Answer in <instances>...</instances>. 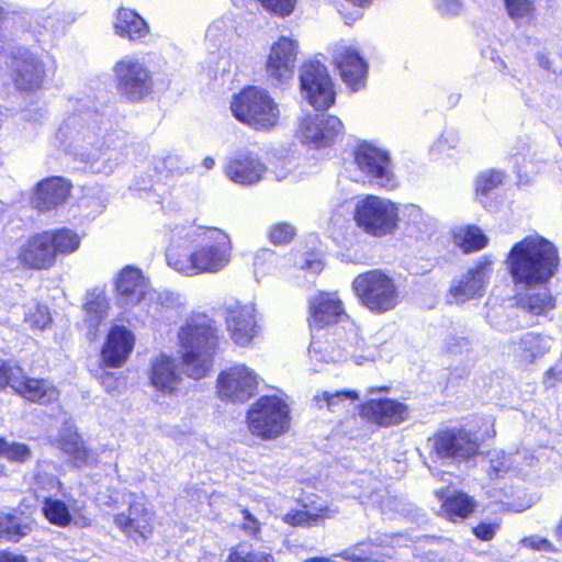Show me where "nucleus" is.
I'll list each match as a JSON object with an SVG mask.
<instances>
[{
  "label": "nucleus",
  "instance_id": "obj_1",
  "mask_svg": "<svg viewBox=\"0 0 562 562\" xmlns=\"http://www.w3.org/2000/svg\"><path fill=\"white\" fill-rule=\"evenodd\" d=\"M560 263L557 247L542 236L535 235L517 243L508 256V267L516 286L549 283Z\"/></svg>",
  "mask_w": 562,
  "mask_h": 562
},
{
  "label": "nucleus",
  "instance_id": "obj_2",
  "mask_svg": "<svg viewBox=\"0 0 562 562\" xmlns=\"http://www.w3.org/2000/svg\"><path fill=\"white\" fill-rule=\"evenodd\" d=\"M179 338L186 373L196 380L205 376L217 346L212 322L205 316L193 318L181 329Z\"/></svg>",
  "mask_w": 562,
  "mask_h": 562
},
{
  "label": "nucleus",
  "instance_id": "obj_3",
  "mask_svg": "<svg viewBox=\"0 0 562 562\" xmlns=\"http://www.w3.org/2000/svg\"><path fill=\"white\" fill-rule=\"evenodd\" d=\"M360 341L358 329L352 326L347 330L336 329L329 336L318 331L312 337L308 356L317 362H341L350 357L357 364L374 360L378 356L376 349H363Z\"/></svg>",
  "mask_w": 562,
  "mask_h": 562
},
{
  "label": "nucleus",
  "instance_id": "obj_4",
  "mask_svg": "<svg viewBox=\"0 0 562 562\" xmlns=\"http://www.w3.org/2000/svg\"><path fill=\"white\" fill-rule=\"evenodd\" d=\"M234 116L255 130L268 131L277 125L279 109L269 93L257 87L244 89L231 104Z\"/></svg>",
  "mask_w": 562,
  "mask_h": 562
},
{
  "label": "nucleus",
  "instance_id": "obj_5",
  "mask_svg": "<svg viewBox=\"0 0 562 562\" xmlns=\"http://www.w3.org/2000/svg\"><path fill=\"white\" fill-rule=\"evenodd\" d=\"M64 128L70 153L82 162L93 165L111 145L97 117H74Z\"/></svg>",
  "mask_w": 562,
  "mask_h": 562
},
{
  "label": "nucleus",
  "instance_id": "obj_6",
  "mask_svg": "<svg viewBox=\"0 0 562 562\" xmlns=\"http://www.w3.org/2000/svg\"><path fill=\"white\" fill-rule=\"evenodd\" d=\"M352 289L361 304L373 313L392 311L400 302L394 280L381 270L359 274L352 282Z\"/></svg>",
  "mask_w": 562,
  "mask_h": 562
},
{
  "label": "nucleus",
  "instance_id": "obj_7",
  "mask_svg": "<svg viewBox=\"0 0 562 562\" xmlns=\"http://www.w3.org/2000/svg\"><path fill=\"white\" fill-rule=\"evenodd\" d=\"M249 431L263 440L276 439L288 431V405L278 396H261L247 413Z\"/></svg>",
  "mask_w": 562,
  "mask_h": 562
},
{
  "label": "nucleus",
  "instance_id": "obj_8",
  "mask_svg": "<svg viewBox=\"0 0 562 562\" xmlns=\"http://www.w3.org/2000/svg\"><path fill=\"white\" fill-rule=\"evenodd\" d=\"M355 220L367 234L383 237L396 229L398 214L391 201L369 195L357 203Z\"/></svg>",
  "mask_w": 562,
  "mask_h": 562
},
{
  "label": "nucleus",
  "instance_id": "obj_9",
  "mask_svg": "<svg viewBox=\"0 0 562 562\" xmlns=\"http://www.w3.org/2000/svg\"><path fill=\"white\" fill-rule=\"evenodd\" d=\"M430 456L443 462H463L479 454L477 437L462 428L440 430L429 439Z\"/></svg>",
  "mask_w": 562,
  "mask_h": 562
},
{
  "label": "nucleus",
  "instance_id": "obj_10",
  "mask_svg": "<svg viewBox=\"0 0 562 562\" xmlns=\"http://www.w3.org/2000/svg\"><path fill=\"white\" fill-rule=\"evenodd\" d=\"M119 303L123 307L139 305L147 314L156 316L161 304L156 291L148 288L146 279L136 268L126 267L120 273L116 281Z\"/></svg>",
  "mask_w": 562,
  "mask_h": 562
},
{
  "label": "nucleus",
  "instance_id": "obj_11",
  "mask_svg": "<svg viewBox=\"0 0 562 562\" xmlns=\"http://www.w3.org/2000/svg\"><path fill=\"white\" fill-rule=\"evenodd\" d=\"M302 93L316 110H326L335 102V91L326 67L317 60H310L301 68Z\"/></svg>",
  "mask_w": 562,
  "mask_h": 562
},
{
  "label": "nucleus",
  "instance_id": "obj_12",
  "mask_svg": "<svg viewBox=\"0 0 562 562\" xmlns=\"http://www.w3.org/2000/svg\"><path fill=\"white\" fill-rule=\"evenodd\" d=\"M117 90L131 101H140L151 92L153 79L140 61L124 57L114 66Z\"/></svg>",
  "mask_w": 562,
  "mask_h": 562
},
{
  "label": "nucleus",
  "instance_id": "obj_13",
  "mask_svg": "<svg viewBox=\"0 0 562 562\" xmlns=\"http://www.w3.org/2000/svg\"><path fill=\"white\" fill-rule=\"evenodd\" d=\"M355 162L370 183L379 188H395L391 160L386 151L367 143L360 144L355 150Z\"/></svg>",
  "mask_w": 562,
  "mask_h": 562
},
{
  "label": "nucleus",
  "instance_id": "obj_14",
  "mask_svg": "<svg viewBox=\"0 0 562 562\" xmlns=\"http://www.w3.org/2000/svg\"><path fill=\"white\" fill-rule=\"evenodd\" d=\"M207 243L193 251V266L191 270L200 273H216L231 261L232 245L229 237L220 229L211 228L207 232Z\"/></svg>",
  "mask_w": 562,
  "mask_h": 562
},
{
  "label": "nucleus",
  "instance_id": "obj_15",
  "mask_svg": "<svg viewBox=\"0 0 562 562\" xmlns=\"http://www.w3.org/2000/svg\"><path fill=\"white\" fill-rule=\"evenodd\" d=\"M258 383V375L251 369L237 364L220 374L218 395L222 400L245 403L255 395Z\"/></svg>",
  "mask_w": 562,
  "mask_h": 562
},
{
  "label": "nucleus",
  "instance_id": "obj_16",
  "mask_svg": "<svg viewBox=\"0 0 562 562\" xmlns=\"http://www.w3.org/2000/svg\"><path fill=\"white\" fill-rule=\"evenodd\" d=\"M492 273V262L488 259H481L464 274L452 280L449 302L464 303L469 300L483 296Z\"/></svg>",
  "mask_w": 562,
  "mask_h": 562
},
{
  "label": "nucleus",
  "instance_id": "obj_17",
  "mask_svg": "<svg viewBox=\"0 0 562 562\" xmlns=\"http://www.w3.org/2000/svg\"><path fill=\"white\" fill-rule=\"evenodd\" d=\"M297 49V42L286 36L280 37L271 46L266 63V74L270 81L284 83L293 78Z\"/></svg>",
  "mask_w": 562,
  "mask_h": 562
},
{
  "label": "nucleus",
  "instance_id": "obj_18",
  "mask_svg": "<svg viewBox=\"0 0 562 562\" xmlns=\"http://www.w3.org/2000/svg\"><path fill=\"white\" fill-rule=\"evenodd\" d=\"M154 512L143 497L131 501L127 513L114 516L115 526L133 539H147L153 531Z\"/></svg>",
  "mask_w": 562,
  "mask_h": 562
},
{
  "label": "nucleus",
  "instance_id": "obj_19",
  "mask_svg": "<svg viewBox=\"0 0 562 562\" xmlns=\"http://www.w3.org/2000/svg\"><path fill=\"white\" fill-rule=\"evenodd\" d=\"M225 313L226 327L234 342L241 347L248 346L259 333L255 306L234 302L226 305Z\"/></svg>",
  "mask_w": 562,
  "mask_h": 562
},
{
  "label": "nucleus",
  "instance_id": "obj_20",
  "mask_svg": "<svg viewBox=\"0 0 562 562\" xmlns=\"http://www.w3.org/2000/svg\"><path fill=\"white\" fill-rule=\"evenodd\" d=\"M53 238L46 232L36 234L23 244L18 254L20 263L29 269L45 270L52 268L56 260L53 255Z\"/></svg>",
  "mask_w": 562,
  "mask_h": 562
},
{
  "label": "nucleus",
  "instance_id": "obj_21",
  "mask_svg": "<svg viewBox=\"0 0 562 562\" xmlns=\"http://www.w3.org/2000/svg\"><path fill=\"white\" fill-rule=\"evenodd\" d=\"M334 52V64L338 68L342 80L352 89L358 90L367 75V65L357 49L336 45Z\"/></svg>",
  "mask_w": 562,
  "mask_h": 562
},
{
  "label": "nucleus",
  "instance_id": "obj_22",
  "mask_svg": "<svg viewBox=\"0 0 562 562\" xmlns=\"http://www.w3.org/2000/svg\"><path fill=\"white\" fill-rule=\"evenodd\" d=\"M266 170L265 165L256 156L239 153L226 164L225 175L239 186H252L262 179Z\"/></svg>",
  "mask_w": 562,
  "mask_h": 562
},
{
  "label": "nucleus",
  "instance_id": "obj_23",
  "mask_svg": "<svg viewBox=\"0 0 562 562\" xmlns=\"http://www.w3.org/2000/svg\"><path fill=\"white\" fill-rule=\"evenodd\" d=\"M134 346V335L124 326H114L101 352V359L108 368L122 367Z\"/></svg>",
  "mask_w": 562,
  "mask_h": 562
},
{
  "label": "nucleus",
  "instance_id": "obj_24",
  "mask_svg": "<svg viewBox=\"0 0 562 562\" xmlns=\"http://www.w3.org/2000/svg\"><path fill=\"white\" fill-rule=\"evenodd\" d=\"M12 72L16 88L24 91L38 89L46 76L44 63L27 52L14 59Z\"/></svg>",
  "mask_w": 562,
  "mask_h": 562
},
{
  "label": "nucleus",
  "instance_id": "obj_25",
  "mask_svg": "<svg viewBox=\"0 0 562 562\" xmlns=\"http://www.w3.org/2000/svg\"><path fill=\"white\" fill-rule=\"evenodd\" d=\"M519 292L515 300L519 308L531 315H544L555 306L548 283L518 285Z\"/></svg>",
  "mask_w": 562,
  "mask_h": 562
},
{
  "label": "nucleus",
  "instance_id": "obj_26",
  "mask_svg": "<svg viewBox=\"0 0 562 562\" xmlns=\"http://www.w3.org/2000/svg\"><path fill=\"white\" fill-rule=\"evenodd\" d=\"M363 416L380 426L397 425L408 417L406 405L393 400H370L362 405Z\"/></svg>",
  "mask_w": 562,
  "mask_h": 562
},
{
  "label": "nucleus",
  "instance_id": "obj_27",
  "mask_svg": "<svg viewBox=\"0 0 562 562\" xmlns=\"http://www.w3.org/2000/svg\"><path fill=\"white\" fill-rule=\"evenodd\" d=\"M70 192V184L63 178L54 177L38 183L34 207L41 212L50 211L63 204Z\"/></svg>",
  "mask_w": 562,
  "mask_h": 562
},
{
  "label": "nucleus",
  "instance_id": "obj_28",
  "mask_svg": "<svg viewBox=\"0 0 562 562\" xmlns=\"http://www.w3.org/2000/svg\"><path fill=\"white\" fill-rule=\"evenodd\" d=\"M150 381L156 389L172 393L181 381L175 360L164 355L158 357L151 364Z\"/></svg>",
  "mask_w": 562,
  "mask_h": 562
},
{
  "label": "nucleus",
  "instance_id": "obj_29",
  "mask_svg": "<svg viewBox=\"0 0 562 562\" xmlns=\"http://www.w3.org/2000/svg\"><path fill=\"white\" fill-rule=\"evenodd\" d=\"M19 382L21 386L14 391L31 402L40 404H49L59 397V392L48 381L42 379H31L21 371Z\"/></svg>",
  "mask_w": 562,
  "mask_h": 562
},
{
  "label": "nucleus",
  "instance_id": "obj_30",
  "mask_svg": "<svg viewBox=\"0 0 562 562\" xmlns=\"http://www.w3.org/2000/svg\"><path fill=\"white\" fill-rule=\"evenodd\" d=\"M311 316L314 323L331 324L344 315L341 301L334 293H321L311 300Z\"/></svg>",
  "mask_w": 562,
  "mask_h": 562
},
{
  "label": "nucleus",
  "instance_id": "obj_31",
  "mask_svg": "<svg viewBox=\"0 0 562 562\" xmlns=\"http://www.w3.org/2000/svg\"><path fill=\"white\" fill-rule=\"evenodd\" d=\"M58 447L68 454L70 461L77 468L88 464L89 452L72 424L66 422L60 430Z\"/></svg>",
  "mask_w": 562,
  "mask_h": 562
},
{
  "label": "nucleus",
  "instance_id": "obj_32",
  "mask_svg": "<svg viewBox=\"0 0 562 562\" xmlns=\"http://www.w3.org/2000/svg\"><path fill=\"white\" fill-rule=\"evenodd\" d=\"M552 345V338L537 333H526L518 342V357L525 364H531L547 355Z\"/></svg>",
  "mask_w": 562,
  "mask_h": 562
},
{
  "label": "nucleus",
  "instance_id": "obj_33",
  "mask_svg": "<svg viewBox=\"0 0 562 562\" xmlns=\"http://www.w3.org/2000/svg\"><path fill=\"white\" fill-rule=\"evenodd\" d=\"M114 27L117 35L131 41L143 38L148 33L147 23L128 9L119 10Z\"/></svg>",
  "mask_w": 562,
  "mask_h": 562
},
{
  "label": "nucleus",
  "instance_id": "obj_34",
  "mask_svg": "<svg viewBox=\"0 0 562 562\" xmlns=\"http://www.w3.org/2000/svg\"><path fill=\"white\" fill-rule=\"evenodd\" d=\"M108 308L109 302L102 293L93 292L88 294L85 304V322L88 325L90 331L97 330L98 326L106 317Z\"/></svg>",
  "mask_w": 562,
  "mask_h": 562
},
{
  "label": "nucleus",
  "instance_id": "obj_35",
  "mask_svg": "<svg viewBox=\"0 0 562 562\" xmlns=\"http://www.w3.org/2000/svg\"><path fill=\"white\" fill-rule=\"evenodd\" d=\"M475 507V501L462 492L453 493L451 496H448L442 504L445 515L451 520L456 517L467 518L474 512Z\"/></svg>",
  "mask_w": 562,
  "mask_h": 562
},
{
  "label": "nucleus",
  "instance_id": "obj_36",
  "mask_svg": "<svg viewBox=\"0 0 562 562\" xmlns=\"http://www.w3.org/2000/svg\"><path fill=\"white\" fill-rule=\"evenodd\" d=\"M46 234L53 238L50 247L55 258L58 255L71 254L80 246L79 236L68 228L47 231Z\"/></svg>",
  "mask_w": 562,
  "mask_h": 562
},
{
  "label": "nucleus",
  "instance_id": "obj_37",
  "mask_svg": "<svg viewBox=\"0 0 562 562\" xmlns=\"http://www.w3.org/2000/svg\"><path fill=\"white\" fill-rule=\"evenodd\" d=\"M408 211V233L411 236L423 239L434 233L435 226L430 217L424 216L418 206L412 205Z\"/></svg>",
  "mask_w": 562,
  "mask_h": 562
},
{
  "label": "nucleus",
  "instance_id": "obj_38",
  "mask_svg": "<svg viewBox=\"0 0 562 562\" xmlns=\"http://www.w3.org/2000/svg\"><path fill=\"white\" fill-rule=\"evenodd\" d=\"M319 126H322L321 114L304 117L299 130L302 142L316 148L325 147Z\"/></svg>",
  "mask_w": 562,
  "mask_h": 562
},
{
  "label": "nucleus",
  "instance_id": "obj_39",
  "mask_svg": "<svg viewBox=\"0 0 562 562\" xmlns=\"http://www.w3.org/2000/svg\"><path fill=\"white\" fill-rule=\"evenodd\" d=\"M30 531V526L21 524L15 516L0 514V537L16 542Z\"/></svg>",
  "mask_w": 562,
  "mask_h": 562
},
{
  "label": "nucleus",
  "instance_id": "obj_40",
  "mask_svg": "<svg viewBox=\"0 0 562 562\" xmlns=\"http://www.w3.org/2000/svg\"><path fill=\"white\" fill-rule=\"evenodd\" d=\"M334 516V510L324 507L321 508L318 513L300 510L295 512L294 514H288L285 516V521L292 526L312 527L317 525L321 520H324L326 518H333Z\"/></svg>",
  "mask_w": 562,
  "mask_h": 562
},
{
  "label": "nucleus",
  "instance_id": "obj_41",
  "mask_svg": "<svg viewBox=\"0 0 562 562\" xmlns=\"http://www.w3.org/2000/svg\"><path fill=\"white\" fill-rule=\"evenodd\" d=\"M0 457L12 462L24 463L32 458V450L25 443L0 438Z\"/></svg>",
  "mask_w": 562,
  "mask_h": 562
},
{
  "label": "nucleus",
  "instance_id": "obj_42",
  "mask_svg": "<svg viewBox=\"0 0 562 562\" xmlns=\"http://www.w3.org/2000/svg\"><path fill=\"white\" fill-rule=\"evenodd\" d=\"M43 513L45 517L52 522L60 527L69 525L71 516L66 504L58 499L46 498Z\"/></svg>",
  "mask_w": 562,
  "mask_h": 562
},
{
  "label": "nucleus",
  "instance_id": "obj_43",
  "mask_svg": "<svg viewBox=\"0 0 562 562\" xmlns=\"http://www.w3.org/2000/svg\"><path fill=\"white\" fill-rule=\"evenodd\" d=\"M484 468L491 479L503 476L508 470V462L503 451H488L483 457Z\"/></svg>",
  "mask_w": 562,
  "mask_h": 562
},
{
  "label": "nucleus",
  "instance_id": "obj_44",
  "mask_svg": "<svg viewBox=\"0 0 562 562\" xmlns=\"http://www.w3.org/2000/svg\"><path fill=\"white\" fill-rule=\"evenodd\" d=\"M321 121L319 132L326 147L344 134V124L337 116L327 114H321Z\"/></svg>",
  "mask_w": 562,
  "mask_h": 562
},
{
  "label": "nucleus",
  "instance_id": "obj_45",
  "mask_svg": "<svg viewBox=\"0 0 562 562\" xmlns=\"http://www.w3.org/2000/svg\"><path fill=\"white\" fill-rule=\"evenodd\" d=\"M459 245L464 252L476 251L484 248L487 244V237L479 227H468L463 234L458 236Z\"/></svg>",
  "mask_w": 562,
  "mask_h": 562
},
{
  "label": "nucleus",
  "instance_id": "obj_46",
  "mask_svg": "<svg viewBox=\"0 0 562 562\" xmlns=\"http://www.w3.org/2000/svg\"><path fill=\"white\" fill-rule=\"evenodd\" d=\"M357 398L358 395L353 391H339L335 393L324 391L322 394L314 397L317 403L321 401L325 402L327 408L331 412L337 411L346 401H355Z\"/></svg>",
  "mask_w": 562,
  "mask_h": 562
},
{
  "label": "nucleus",
  "instance_id": "obj_47",
  "mask_svg": "<svg viewBox=\"0 0 562 562\" xmlns=\"http://www.w3.org/2000/svg\"><path fill=\"white\" fill-rule=\"evenodd\" d=\"M22 369L10 362L0 361V390L10 386L12 390L21 386L19 378Z\"/></svg>",
  "mask_w": 562,
  "mask_h": 562
},
{
  "label": "nucleus",
  "instance_id": "obj_48",
  "mask_svg": "<svg viewBox=\"0 0 562 562\" xmlns=\"http://www.w3.org/2000/svg\"><path fill=\"white\" fill-rule=\"evenodd\" d=\"M508 15L515 20L530 19L533 5L529 0H504Z\"/></svg>",
  "mask_w": 562,
  "mask_h": 562
},
{
  "label": "nucleus",
  "instance_id": "obj_49",
  "mask_svg": "<svg viewBox=\"0 0 562 562\" xmlns=\"http://www.w3.org/2000/svg\"><path fill=\"white\" fill-rule=\"evenodd\" d=\"M503 178L504 175L499 171H487L482 173L476 180V192L481 195H487L502 183Z\"/></svg>",
  "mask_w": 562,
  "mask_h": 562
},
{
  "label": "nucleus",
  "instance_id": "obj_50",
  "mask_svg": "<svg viewBox=\"0 0 562 562\" xmlns=\"http://www.w3.org/2000/svg\"><path fill=\"white\" fill-rule=\"evenodd\" d=\"M295 235V228L288 223H278L270 228L269 239L274 245L290 243Z\"/></svg>",
  "mask_w": 562,
  "mask_h": 562
},
{
  "label": "nucleus",
  "instance_id": "obj_51",
  "mask_svg": "<svg viewBox=\"0 0 562 562\" xmlns=\"http://www.w3.org/2000/svg\"><path fill=\"white\" fill-rule=\"evenodd\" d=\"M263 8L274 14L285 16L292 13L295 7V0H258Z\"/></svg>",
  "mask_w": 562,
  "mask_h": 562
},
{
  "label": "nucleus",
  "instance_id": "obj_52",
  "mask_svg": "<svg viewBox=\"0 0 562 562\" xmlns=\"http://www.w3.org/2000/svg\"><path fill=\"white\" fill-rule=\"evenodd\" d=\"M470 342L462 336L450 335L446 338L443 348L448 353L460 355L469 350Z\"/></svg>",
  "mask_w": 562,
  "mask_h": 562
},
{
  "label": "nucleus",
  "instance_id": "obj_53",
  "mask_svg": "<svg viewBox=\"0 0 562 562\" xmlns=\"http://www.w3.org/2000/svg\"><path fill=\"white\" fill-rule=\"evenodd\" d=\"M498 529L499 524L497 522H481L473 528V533L482 541H490L495 537Z\"/></svg>",
  "mask_w": 562,
  "mask_h": 562
},
{
  "label": "nucleus",
  "instance_id": "obj_54",
  "mask_svg": "<svg viewBox=\"0 0 562 562\" xmlns=\"http://www.w3.org/2000/svg\"><path fill=\"white\" fill-rule=\"evenodd\" d=\"M168 263L169 266L173 267L177 271L186 276L196 274V271L189 269L191 268V266H193V254H191L189 257H182L177 259H173L172 256L168 255Z\"/></svg>",
  "mask_w": 562,
  "mask_h": 562
},
{
  "label": "nucleus",
  "instance_id": "obj_55",
  "mask_svg": "<svg viewBox=\"0 0 562 562\" xmlns=\"http://www.w3.org/2000/svg\"><path fill=\"white\" fill-rule=\"evenodd\" d=\"M557 382H562V357L554 367L546 372L543 378L547 387H553Z\"/></svg>",
  "mask_w": 562,
  "mask_h": 562
},
{
  "label": "nucleus",
  "instance_id": "obj_56",
  "mask_svg": "<svg viewBox=\"0 0 562 562\" xmlns=\"http://www.w3.org/2000/svg\"><path fill=\"white\" fill-rule=\"evenodd\" d=\"M437 9L441 14L454 15L461 11L460 0H436Z\"/></svg>",
  "mask_w": 562,
  "mask_h": 562
},
{
  "label": "nucleus",
  "instance_id": "obj_57",
  "mask_svg": "<svg viewBox=\"0 0 562 562\" xmlns=\"http://www.w3.org/2000/svg\"><path fill=\"white\" fill-rule=\"evenodd\" d=\"M522 544L535 550L552 551V544L543 538L530 537L522 539Z\"/></svg>",
  "mask_w": 562,
  "mask_h": 562
},
{
  "label": "nucleus",
  "instance_id": "obj_58",
  "mask_svg": "<svg viewBox=\"0 0 562 562\" xmlns=\"http://www.w3.org/2000/svg\"><path fill=\"white\" fill-rule=\"evenodd\" d=\"M226 562H250V551L243 547L235 548L228 555Z\"/></svg>",
  "mask_w": 562,
  "mask_h": 562
},
{
  "label": "nucleus",
  "instance_id": "obj_59",
  "mask_svg": "<svg viewBox=\"0 0 562 562\" xmlns=\"http://www.w3.org/2000/svg\"><path fill=\"white\" fill-rule=\"evenodd\" d=\"M303 270L311 271L313 274L319 273L324 265L321 260L317 259H305L304 263L301 266Z\"/></svg>",
  "mask_w": 562,
  "mask_h": 562
},
{
  "label": "nucleus",
  "instance_id": "obj_60",
  "mask_svg": "<svg viewBox=\"0 0 562 562\" xmlns=\"http://www.w3.org/2000/svg\"><path fill=\"white\" fill-rule=\"evenodd\" d=\"M250 562H277L276 558L268 552L250 551Z\"/></svg>",
  "mask_w": 562,
  "mask_h": 562
},
{
  "label": "nucleus",
  "instance_id": "obj_61",
  "mask_svg": "<svg viewBox=\"0 0 562 562\" xmlns=\"http://www.w3.org/2000/svg\"><path fill=\"white\" fill-rule=\"evenodd\" d=\"M37 314H38V317L33 321V324L43 328L49 322V315L47 313L46 307L38 306Z\"/></svg>",
  "mask_w": 562,
  "mask_h": 562
},
{
  "label": "nucleus",
  "instance_id": "obj_62",
  "mask_svg": "<svg viewBox=\"0 0 562 562\" xmlns=\"http://www.w3.org/2000/svg\"><path fill=\"white\" fill-rule=\"evenodd\" d=\"M244 517L246 522L244 524V529L249 531H257L258 530V521L255 519V517L247 510H243Z\"/></svg>",
  "mask_w": 562,
  "mask_h": 562
},
{
  "label": "nucleus",
  "instance_id": "obj_63",
  "mask_svg": "<svg viewBox=\"0 0 562 562\" xmlns=\"http://www.w3.org/2000/svg\"><path fill=\"white\" fill-rule=\"evenodd\" d=\"M0 562H26V558L10 552H0Z\"/></svg>",
  "mask_w": 562,
  "mask_h": 562
},
{
  "label": "nucleus",
  "instance_id": "obj_64",
  "mask_svg": "<svg viewBox=\"0 0 562 562\" xmlns=\"http://www.w3.org/2000/svg\"><path fill=\"white\" fill-rule=\"evenodd\" d=\"M101 382L109 392L116 389V385H114L116 383V379H114L112 373H104L101 376Z\"/></svg>",
  "mask_w": 562,
  "mask_h": 562
}]
</instances>
